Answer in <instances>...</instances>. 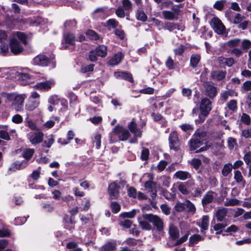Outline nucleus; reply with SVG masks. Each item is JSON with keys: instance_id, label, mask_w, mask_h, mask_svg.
Segmentation results:
<instances>
[{"instance_id": "f3484780", "label": "nucleus", "mask_w": 251, "mask_h": 251, "mask_svg": "<svg viewBox=\"0 0 251 251\" xmlns=\"http://www.w3.org/2000/svg\"><path fill=\"white\" fill-rule=\"evenodd\" d=\"M214 193L212 191H208L204 195L202 199H201V203L204 208L207 207V205L211 203L214 199Z\"/></svg>"}, {"instance_id": "5fc2aeb1", "label": "nucleus", "mask_w": 251, "mask_h": 251, "mask_svg": "<svg viewBox=\"0 0 251 251\" xmlns=\"http://www.w3.org/2000/svg\"><path fill=\"white\" fill-rule=\"evenodd\" d=\"M241 47L243 50L247 51L251 48V41L249 39H244L242 41Z\"/></svg>"}, {"instance_id": "a878e982", "label": "nucleus", "mask_w": 251, "mask_h": 251, "mask_svg": "<svg viewBox=\"0 0 251 251\" xmlns=\"http://www.w3.org/2000/svg\"><path fill=\"white\" fill-rule=\"evenodd\" d=\"M206 92L210 98H213L217 94V88L212 84H207L206 86Z\"/></svg>"}, {"instance_id": "c03bdc74", "label": "nucleus", "mask_w": 251, "mask_h": 251, "mask_svg": "<svg viewBox=\"0 0 251 251\" xmlns=\"http://www.w3.org/2000/svg\"><path fill=\"white\" fill-rule=\"evenodd\" d=\"M136 17L138 20H140L143 22H145L147 19V16L145 12L141 10V9H139L137 11L136 13Z\"/></svg>"}, {"instance_id": "0eeeda50", "label": "nucleus", "mask_w": 251, "mask_h": 251, "mask_svg": "<svg viewBox=\"0 0 251 251\" xmlns=\"http://www.w3.org/2000/svg\"><path fill=\"white\" fill-rule=\"evenodd\" d=\"M44 134L42 132H31L27 134V138L32 144L41 143Z\"/></svg>"}, {"instance_id": "774afa93", "label": "nucleus", "mask_w": 251, "mask_h": 251, "mask_svg": "<svg viewBox=\"0 0 251 251\" xmlns=\"http://www.w3.org/2000/svg\"><path fill=\"white\" fill-rule=\"evenodd\" d=\"M163 196L168 200H171L174 199L175 194L170 193L167 190H163L162 192Z\"/></svg>"}, {"instance_id": "8fccbe9b", "label": "nucleus", "mask_w": 251, "mask_h": 251, "mask_svg": "<svg viewBox=\"0 0 251 251\" xmlns=\"http://www.w3.org/2000/svg\"><path fill=\"white\" fill-rule=\"evenodd\" d=\"M75 134L72 130H69L67 133V141H64L63 142H61V139H59L58 142L60 143L62 145H66L68 144L70 140H72L74 138Z\"/></svg>"}, {"instance_id": "7ed1b4c3", "label": "nucleus", "mask_w": 251, "mask_h": 251, "mask_svg": "<svg viewBox=\"0 0 251 251\" xmlns=\"http://www.w3.org/2000/svg\"><path fill=\"white\" fill-rule=\"evenodd\" d=\"M9 98L12 101V106L17 111H20L23 108L24 101L25 98V95L12 94Z\"/></svg>"}, {"instance_id": "2eb2a0df", "label": "nucleus", "mask_w": 251, "mask_h": 251, "mask_svg": "<svg viewBox=\"0 0 251 251\" xmlns=\"http://www.w3.org/2000/svg\"><path fill=\"white\" fill-rule=\"evenodd\" d=\"M49 59L43 54H39L36 56L33 60V64L37 65L46 66L49 62Z\"/></svg>"}, {"instance_id": "7c9ffc66", "label": "nucleus", "mask_w": 251, "mask_h": 251, "mask_svg": "<svg viewBox=\"0 0 251 251\" xmlns=\"http://www.w3.org/2000/svg\"><path fill=\"white\" fill-rule=\"evenodd\" d=\"M209 226V217L207 216H203L201 219V222L199 226L201 228V232L204 233V230L208 229Z\"/></svg>"}, {"instance_id": "c9c22d12", "label": "nucleus", "mask_w": 251, "mask_h": 251, "mask_svg": "<svg viewBox=\"0 0 251 251\" xmlns=\"http://www.w3.org/2000/svg\"><path fill=\"white\" fill-rule=\"evenodd\" d=\"M174 186L178 189V190L183 195H188L189 191L186 186L182 182H177L174 184Z\"/></svg>"}, {"instance_id": "6ab92c4d", "label": "nucleus", "mask_w": 251, "mask_h": 251, "mask_svg": "<svg viewBox=\"0 0 251 251\" xmlns=\"http://www.w3.org/2000/svg\"><path fill=\"white\" fill-rule=\"evenodd\" d=\"M124 56V55L121 52H118L109 60L108 63L110 66L117 65L121 62Z\"/></svg>"}, {"instance_id": "6e6d98bb", "label": "nucleus", "mask_w": 251, "mask_h": 251, "mask_svg": "<svg viewBox=\"0 0 251 251\" xmlns=\"http://www.w3.org/2000/svg\"><path fill=\"white\" fill-rule=\"evenodd\" d=\"M241 121L246 125H249L251 124V118L247 114L243 113L241 116Z\"/></svg>"}, {"instance_id": "bb28decb", "label": "nucleus", "mask_w": 251, "mask_h": 251, "mask_svg": "<svg viewBox=\"0 0 251 251\" xmlns=\"http://www.w3.org/2000/svg\"><path fill=\"white\" fill-rule=\"evenodd\" d=\"M237 93L233 90H228L227 91H222L221 93V98L226 101L229 97L237 96Z\"/></svg>"}, {"instance_id": "5701e85b", "label": "nucleus", "mask_w": 251, "mask_h": 251, "mask_svg": "<svg viewBox=\"0 0 251 251\" xmlns=\"http://www.w3.org/2000/svg\"><path fill=\"white\" fill-rule=\"evenodd\" d=\"M138 221L140 227L145 230H150L152 228L151 225L149 223L147 220L144 218V214L142 217H138Z\"/></svg>"}, {"instance_id": "4c0bfd02", "label": "nucleus", "mask_w": 251, "mask_h": 251, "mask_svg": "<svg viewBox=\"0 0 251 251\" xmlns=\"http://www.w3.org/2000/svg\"><path fill=\"white\" fill-rule=\"evenodd\" d=\"M241 42V40L238 38H235L230 40L225 43V44L231 48H234L238 46Z\"/></svg>"}, {"instance_id": "e2e57ef3", "label": "nucleus", "mask_w": 251, "mask_h": 251, "mask_svg": "<svg viewBox=\"0 0 251 251\" xmlns=\"http://www.w3.org/2000/svg\"><path fill=\"white\" fill-rule=\"evenodd\" d=\"M225 2V0L217 1L214 4L213 7L218 10H222L224 8Z\"/></svg>"}, {"instance_id": "864d4df0", "label": "nucleus", "mask_w": 251, "mask_h": 251, "mask_svg": "<svg viewBox=\"0 0 251 251\" xmlns=\"http://www.w3.org/2000/svg\"><path fill=\"white\" fill-rule=\"evenodd\" d=\"M110 207L112 212L114 213H118L121 209L120 204L116 201H112L110 204Z\"/></svg>"}, {"instance_id": "f03ea898", "label": "nucleus", "mask_w": 251, "mask_h": 251, "mask_svg": "<svg viewBox=\"0 0 251 251\" xmlns=\"http://www.w3.org/2000/svg\"><path fill=\"white\" fill-rule=\"evenodd\" d=\"M144 218L148 222L151 223L156 230L160 233H162L164 228L163 220L158 216L152 214H144Z\"/></svg>"}, {"instance_id": "603ef678", "label": "nucleus", "mask_w": 251, "mask_h": 251, "mask_svg": "<svg viewBox=\"0 0 251 251\" xmlns=\"http://www.w3.org/2000/svg\"><path fill=\"white\" fill-rule=\"evenodd\" d=\"M185 201L184 202H177L175 206V210L178 212H181L186 211Z\"/></svg>"}, {"instance_id": "49530a36", "label": "nucleus", "mask_w": 251, "mask_h": 251, "mask_svg": "<svg viewBox=\"0 0 251 251\" xmlns=\"http://www.w3.org/2000/svg\"><path fill=\"white\" fill-rule=\"evenodd\" d=\"M204 190L205 189L203 188V186H201V188L197 187L192 192L191 196L194 198H200Z\"/></svg>"}, {"instance_id": "58836bf2", "label": "nucleus", "mask_w": 251, "mask_h": 251, "mask_svg": "<svg viewBox=\"0 0 251 251\" xmlns=\"http://www.w3.org/2000/svg\"><path fill=\"white\" fill-rule=\"evenodd\" d=\"M224 205L226 206L240 205V201L236 199H226Z\"/></svg>"}, {"instance_id": "1a4fd4ad", "label": "nucleus", "mask_w": 251, "mask_h": 251, "mask_svg": "<svg viewBox=\"0 0 251 251\" xmlns=\"http://www.w3.org/2000/svg\"><path fill=\"white\" fill-rule=\"evenodd\" d=\"M146 189L150 193V196L152 199H154L156 197L157 186L156 183L151 181H147L145 183Z\"/></svg>"}, {"instance_id": "aec40b11", "label": "nucleus", "mask_w": 251, "mask_h": 251, "mask_svg": "<svg viewBox=\"0 0 251 251\" xmlns=\"http://www.w3.org/2000/svg\"><path fill=\"white\" fill-rule=\"evenodd\" d=\"M174 177H176L181 180H185L186 179H191L192 178V176L188 172L178 171L176 172L174 175Z\"/></svg>"}, {"instance_id": "f704fd0d", "label": "nucleus", "mask_w": 251, "mask_h": 251, "mask_svg": "<svg viewBox=\"0 0 251 251\" xmlns=\"http://www.w3.org/2000/svg\"><path fill=\"white\" fill-rule=\"evenodd\" d=\"M189 144L190 150L191 151L197 150V149L203 144L199 140L198 141V139H194L193 138L190 140Z\"/></svg>"}, {"instance_id": "ddd939ff", "label": "nucleus", "mask_w": 251, "mask_h": 251, "mask_svg": "<svg viewBox=\"0 0 251 251\" xmlns=\"http://www.w3.org/2000/svg\"><path fill=\"white\" fill-rule=\"evenodd\" d=\"M92 16L95 20H103L107 16V14L105 8L100 7L94 11Z\"/></svg>"}, {"instance_id": "2f4dec72", "label": "nucleus", "mask_w": 251, "mask_h": 251, "mask_svg": "<svg viewBox=\"0 0 251 251\" xmlns=\"http://www.w3.org/2000/svg\"><path fill=\"white\" fill-rule=\"evenodd\" d=\"M201 56L198 54H193L190 58V66L193 68H196L201 60Z\"/></svg>"}, {"instance_id": "72a5a7b5", "label": "nucleus", "mask_w": 251, "mask_h": 251, "mask_svg": "<svg viewBox=\"0 0 251 251\" xmlns=\"http://www.w3.org/2000/svg\"><path fill=\"white\" fill-rule=\"evenodd\" d=\"M76 22L75 19L67 20L64 23V27L67 30L75 29L76 27Z\"/></svg>"}, {"instance_id": "9d476101", "label": "nucleus", "mask_w": 251, "mask_h": 251, "mask_svg": "<svg viewBox=\"0 0 251 251\" xmlns=\"http://www.w3.org/2000/svg\"><path fill=\"white\" fill-rule=\"evenodd\" d=\"M163 28L169 31H173L175 29L178 30L183 31L184 30V26L180 24L175 23L173 22H166L163 25Z\"/></svg>"}, {"instance_id": "ea45409f", "label": "nucleus", "mask_w": 251, "mask_h": 251, "mask_svg": "<svg viewBox=\"0 0 251 251\" xmlns=\"http://www.w3.org/2000/svg\"><path fill=\"white\" fill-rule=\"evenodd\" d=\"M116 247L115 243L108 242L102 247L101 251H114L116 249Z\"/></svg>"}, {"instance_id": "3c124183", "label": "nucleus", "mask_w": 251, "mask_h": 251, "mask_svg": "<svg viewBox=\"0 0 251 251\" xmlns=\"http://www.w3.org/2000/svg\"><path fill=\"white\" fill-rule=\"evenodd\" d=\"M34 152V150L31 149H25L22 155L26 159H30Z\"/></svg>"}, {"instance_id": "c85d7f7f", "label": "nucleus", "mask_w": 251, "mask_h": 251, "mask_svg": "<svg viewBox=\"0 0 251 251\" xmlns=\"http://www.w3.org/2000/svg\"><path fill=\"white\" fill-rule=\"evenodd\" d=\"M169 233L170 237L174 240H176L179 236V230L178 228L173 224L170 226Z\"/></svg>"}, {"instance_id": "4468645a", "label": "nucleus", "mask_w": 251, "mask_h": 251, "mask_svg": "<svg viewBox=\"0 0 251 251\" xmlns=\"http://www.w3.org/2000/svg\"><path fill=\"white\" fill-rule=\"evenodd\" d=\"M226 75V72L223 70H214L210 74L211 78L214 80L221 81L224 79Z\"/></svg>"}, {"instance_id": "423d86ee", "label": "nucleus", "mask_w": 251, "mask_h": 251, "mask_svg": "<svg viewBox=\"0 0 251 251\" xmlns=\"http://www.w3.org/2000/svg\"><path fill=\"white\" fill-rule=\"evenodd\" d=\"M211 102L206 98H203L200 104V111L202 114L208 116L211 110Z\"/></svg>"}, {"instance_id": "e433bc0d", "label": "nucleus", "mask_w": 251, "mask_h": 251, "mask_svg": "<svg viewBox=\"0 0 251 251\" xmlns=\"http://www.w3.org/2000/svg\"><path fill=\"white\" fill-rule=\"evenodd\" d=\"M115 75H116L117 77H119L129 82H131L133 81V78L132 75L129 73L121 72L115 73Z\"/></svg>"}, {"instance_id": "b1692460", "label": "nucleus", "mask_w": 251, "mask_h": 251, "mask_svg": "<svg viewBox=\"0 0 251 251\" xmlns=\"http://www.w3.org/2000/svg\"><path fill=\"white\" fill-rule=\"evenodd\" d=\"M206 136L207 133L205 131L198 129L196 131L192 138L198 139V141L199 140L202 144H203L204 141L206 139Z\"/></svg>"}, {"instance_id": "338daca9", "label": "nucleus", "mask_w": 251, "mask_h": 251, "mask_svg": "<svg viewBox=\"0 0 251 251\" xmlns=\"http://www.w3.org/2000/svg\"><path fill=\"white\" fill-rule=\"evenodd\" d=\"M228 147L230 149H233L236 145V140L232 137H229L227 139Z\"/></svg>"}, {"instance_id": "a19ab883", "label": "nucleus", "mask_w": 251, "mask_h": 251, "mask_svg": "<svg viewBox=\"0 0 251 251\" xmlns=\"http://www.w3.org/2000/svg\"><path fill=\"white\" fill-rule=\"evenodd\" d=\"M232 166L231 163H227L224 166L222 170V174L223 176H227L232 171Z\"/></svg>"}, {"instance_id": "6e6552de", "label": "nucleus", "mask_w": 251, "mask_h": 251, "mask_svg": "<svg viewBox=\"0 0 251 251\" xmlns=\"http://www.w3.org/2000/svg\"><path fill=\"white\" fill-rule=\"evenodd\" d=\"M170 148L172 150L177 151L179 148V142L176 132H171L169 137Z\"/></svg>"}, {"instance_id": "0e129e2a", "label": "nucleus", "mask_w": 251, "mask_h": 251, "mask_svg": "<svg viewBox=\"0 0 251 251\" xmlns=\"http://www.w3.org/2000/svg\"><path fill=\"white\" fill-rule=\"evenodd\" d=\"M94 142L96 143L97 149H100L101 144V135L100 134L96 133L95 135Z\"/></svg>"}, {"instance_id": "69168bd1", "label": "nucleus", "mask_w": 251, "mask_h": 251, "mask_svg": "<svg viewBox=\"0 0 251 251\" xmlns=\"http://www.w3.org/2000/svg\"><path fill=\"white\" fill-rule=\"evenodd\" d=\"M165 64L166 67L169 69V70H173L174 69V60L172 59L171 57L169 56Z\"/></svg>"}, {"instance_id": "a18cd8bd", "label": "nucleus", "mask_w": 251, "mask_h": 251, "mask_svg": "<svg viewBox=\"0 0 251 251\" xmlns=\"http://www.w3.org/2000/svg\"><path fill=\"white\" fill-rule=\"evenodd\" d=\"M185 204L186 211L193 213L196 212V209L194 204L193 203H192L189 200L185 201Z\"/></svg>"}, {"instance_id": "bf43d9fd", "label": "nucleus", "mask_w": 251, "mask_h": 251, "mask_svg": "<svg viewBox=\"0 0 251 251\" xmlns=\"http://www.w3.org/2000/svg\"><path fill=\"white\" fill-rule=\"evenodd\" d=\"M86 35L93 40H98L99 39L98 34L93 30H88L86 32Z\"/></svg>"}, {"instance_id": "79ce46f5", "label": "nucleus", "mask_w": 251, "mask_h": 251, "mask_svg": "<svg viewBox=\"0 0 251 251\" xmlns=\"http://www.w3.org/2000/svg\"><path fill=\"white\" fill-rule=\"evenodd\" d=\"M226 105L229 110L232 112H236L237 110V102L236 100H230L227 102Z\"/></svg>"}, {"instance_id": "f8f14e48", "label": "nucleus", "mask_w": 251, "mask_h": 251, "mask_svg": "<svg viewBox=\"0 0 251 251\" xmlns=\"http://www.w3.org/2000/svg\"><path fill=\"white\" fill-rule=\"evenodd\" d=\"M228 213L227 209L225 207H218L214 213L218 222H225Z\"/></svg>"}, {"instance_id": "13d9d810", "label": "nucleus", "mask_w": 251, "mask_h": 251, "mask_svg": "<svg viewBox=\"0 0 251 251\" xmlns=\"http://www.w3.org/2000/svg\"><path fill=\"white\" fill-rule=\"evenodd\" d=\"M25 125L29 127L31 130H35L36 129V126L32 121L27 117L25 119Z\"/></svg>"}, {"instance_id": "9b49d317", "label": "nucleus", "mask_w": 251, "mask_h": 251, "mask_svg": "<svg viewBox=\"0 0 251 251\" xmlns=\"http://www.w3.org/2000/svg\"><path fill=\"white\" fill-rule=\"evenodd\" d=\"M108 190L111 199L118 198L119 194V186L116 182H113L109 185Z\"/></svg>"}, {"instance_id": "39448f33", "label": "nucleus", "mask_w": 251, "mask_h": 251, "mask_svg": "<svg viewBox=\"0 0 251 251\" xmlns=\"http://www.w3.org/2000/svg\"><path fill=\"white\" fill-rule=\"evenodd\" d=\"M113 132L121 141L126 140L130 136V133L127 129L119 126H116L113 129Z\"/></svg>"}, {"instance_id": "37998d69", "label": "nucleus", "mask_w": 251, "mask_h": 251, "mask_svg": "<svg viewBox=\"0 0 251 251\" xmlns=\"http://www.w3.org/2000/svg\"><path fill=\"white\" fill-rule=\"evenodd\" d=\"M162 14L164 19L168 20H172L175 19L176 14L170 11L164 10L162 11Z\"/></svg>"}, {"instance_id": "dca6fc26", "label": "nucleus", "mask_w": 251, "mask_h": 251, "mask_svg": "<svg viewBox=\"0 0 251 251\" xmlns=\"http://www.w3.org/2000/svg\"><path fill=\"white\" fill-rule=\"evenodd\" d=\"M63 43L75 46V35L69 31L64 33Z\"/></svg>"}, {"instance_id": "473e14b6", "label": "nucleus", "mask_w": 251, "mask_h": 251, "mask_svg": "<svg viewBox=\"0 0 251 251\" xmlns=\"http://www.w3.org/2000/svg\"><path fill=\"white\" fill-rule=\"evenodd\" d=\"M121 6L125 10L127 13H129L132 10V3L130 0H122Z\"/></svg>"}, {"instance_id": "393cba45", "label": "nucleus", "mask_w": 251, "mask_h": 251, "mask_svg": "<svg viewBox=\"0 0 251 251\" xmlns=\"http://www.w3.org/2000/svg\"><path fill=\"white\" fill-rule=\"evenodd\" d=\"M40 103L38 100H32L29 99L27 103L25 105V109L28 111H33L34 109L38 107Z\"/></svg>"}, {"instance_id": "20e7f679", "label": "nucleus", "mask_w": 251, "mask_h": 251, "mask_svg": "<svg viewBox=\"0 0 251 251\" xmlns=\"http://www.w3.org/2000/svg\"><path fill=\"white\" fill-rule=\"evenodd\" d=\"M210 25L213 30L219 34H223L225 33V26L218 18H213L210 22Z\"/></svg>"}, {"instance_id": "09e8293b", "label": "nucleus", "mask_w": 251, "mask_h": 251, "mask_svg": "<svg viewBox=\"0 0 251 251\" xmlns=\"http://www.w3.org/2000/svg\"><path fill=\"white\" fill-rule=\"evenodd\" d=\"M54 139L52 135H50L48 137L47 139L45 140L42 144L43 147H47L48 148H50L54 142Z\"/></svg>"}, {"instance_id": "a211bd4d", "label": "nucleus", "mask_w": 251, "mask_h": 251, "mask_svg": "<svg viewBox=\"0 0 251 251\" xmlns=\"http://www.w3.org/2000/svg\"><path fill=\"white\" fill-rule=\"evenodd\" d=\"M55 84L53 80H50L43 82L38 83L35 85L36 88L39 90L47 91L50 89Z\"/></svg>"}, {"instance_id": "f257e3e1", "label": "nucleus", "mask_w": 251, "mask_h": 251, "mask_svg": "<svg viewBox=\"0 0 251 251\" xmlns=\"http://www.w3.org/2000/svg\"><path fill=\"white\" fill-rule=\"evenodd\" d=\"M27 36L23 32L17 31L13 33V37L11 39L9 47L11 52L14 55H17L23 52L24 47L18 41L19 39L24 45L27 44Z\"/></svg>"}, {"instance_id": "052dcab7", "label": "nucleus", "mask_w": 251, "mask_h": 251, "mask_svg": "<svg viewBox=\"0 0 251 251\" xmlns=\"http://www.w3.org/2000/svg\"><path fill=\"white\" fill-rule=\"evenodd\" d=\"M231 53L236 57H239L243 55V50L242 49L234 48L231 50Z\"/></svg>"}, {"instance_id": "4d7b16f0", "label": "nucleus", "mask_w": 251, "mask_h": 251, "mask_svg": "<svg viewBox=\"0 0 251 251\" xmlns=\"http://www.w3.org/2000/svg\"><path fill=\"white\" fill-rule=\"evenodd\" d=\"M227 224L224 223L216 224L214 226V229L217 231L216 233H219L222 231L226 226Z\"/></svg>"}, {"instance_id": "412c9836", "label": "nucleus", "mask_w": 251, "mask_h": 251, "mask_svg": "<svg viewBox=\"0 0 251 251\" xmlns=\"http://www.w3.org/2000/svg\"><path fill=\"white\" fill-rule=\"evenodd\" d=\"M234 179L236 183L241 186L242 188L245 187L246 180L240 171L237 170L234 172Z\"/></svg>"}, {"instance_id": "c756f323", "label": "nucleus", "mask_w": 251, "mask_h": 251, "mask_svg": "<svg viewBox=\"0 0 251 251\" xmlns=\"http://www.w3.org/2000/svg\"><path fill=\"white\" fill-rule=\"evenodd\" d=\"M94 50L98 56L103 57H105L107 54V47L103 45L99 46Z\"/></svg>"}, {"instance_id": "680f3d73", "label": "nucleus", "mask_w": 251, "mask_h": 251, "mask_svg": "<svg viewBox=\"0 0 251 251\" xmlns=\"http://www.w3.org/2000/svg\"><path fill=\"white\" fill-rule=\"evenodd\" d=\"M160 208L162 212L166 215H168L171 213V208L166 204H161Z\"/></svg>"}, {"instance_id": "cd10ccee", "label": "nucleus", "mask_w": 251, "mask_h": 251, "mask_svg": "<svg viewBox=\"0 0 251 251\" xmlns=\"http://www.w3.org/2000/svg\"><path fill=\"white\" fill-rule=\"evenodd\" d=\"M204 237H202L199 234H194L191 236L189 240V244L190 246H193L197 244L199 242L203 241Z\"/></svg>"}, {"instance_id": "4be33fe9", "label": "nucleus", "mask_w": 251, "mask_h": 251, "mask_svg": "<svg viewBox=\"0 0 251 251\" xmlns=\"http://www.w3.org/2000/svg\"><path fill=\"white\" fill-rule=\"evenodd\" d=\"M128 128L130 132L134 134L136 137H141L142 136V131L137 128V125L133 120L128 125Z\"/></svg>"}, {"instance_id": "de8ad7c7", "label": "nucleus", "mask_w": 251, "mask_h": 251, "mask_svg": "<svg viewBox=\"0 0 251 251\" xmlns=\"http://www.w3.org/2000/svg\"><path fill=\"white\" fill-rule=\"evenodd\" d=\"M26 164L23 165V163H14L11 166V167L9 168L10 171H15L18 170H20L24 168L26 166Z\"/></svg>"}]
</instances>
